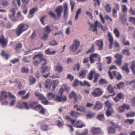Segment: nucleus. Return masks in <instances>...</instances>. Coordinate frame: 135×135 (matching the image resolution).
Returning a JSON list of instances; mask_svg holds the SVG:
<instances>
[{"instance_id":"f257e3e1","label":"nucleus","mask_w":135,"mask_h":135,"mask_svg":"<svg viewBox=\"0 0 135 135\" xmlns=\"http://www.w3.org/2000/svg\"><path fill=\"white\" fill-rule=\"evenodd\" d=\"M59 92L61 95V96H59L51 92H49L47 94V98L49 100H53L57 102L66 101L67 100L66 97L65 95H62V90L61 89H60Z\"/></svg>"},{"instance_id":"f03ea898","label":"nucleus","mask_w":135,"mask_h":135,"mask_svg":"<svg viewBox=\"0 0 135 135\" xmlns=\"http://www.w3.org/2000/svg\"><path fill=\"white\" fill-rule=\"evenodd\" d=\"M38 101H36L29 102L28 105L27 103L25 102H23L22 104L25 107V109H28L30 108H31L36 110H37V107L39 105V104H38Z\"/></svg>"},{"instance_id":"7ed1b4c3","label":"nucleus","mask_w":135,"mask_h":135,"mask_svg":"<svg viewBox=\"0 0 135 135\" xmlns=\"http://www.w3.org/2000/svg\"><path fill=\"white\" fill-rule=\"evenodd\" d=\"M93 75L94 76L93 83H95L97 81L98 78L100 76V75L99 73H96L95 71L91 70L87 76V78L89 80H91L93 79Z\"/></svg>"},{"instance_id":"20e7f679","label":"nucleus","mask_w":135,"mask_h":135,"mask_svg":"<svg viewBox=\"0 0 135 135\" xmlns=\"http://www.w3.org/2000/svg\"><path fill=\"white\" fill-rule=\"evenodd\" d=\"M28 26L26 24H21L18 26L16 30V33L17 36H19L23 32L26 31L28 28Z\"/></svg>"},{"instance_id":"39448f33","label":"nucleus","mask_w":135,"mask_h":135,"mask_svg":"<svg viewBox=\"0 0 135 135\" xmlns=\"http://www.w3.org/2000/svg\"><path fill=\"white\" fill-rule=\"evenodd\" d=\"M80 44L79 41L78 40H74V44L69 47L70 50L73 52L75 51L79 48Z\"/></svg>"},{"instance_id":"423d86ee","label":"nucleus","mask_w":135,"mask_h":135,"mask_svg":"<svg viewBox=\"0 0 135 135\" xmlns=\"http://www.w3.org/2000/svg\"><path fill=\"white\" fill-rule=\"evenodd\" d=\"M112 127H110L108 129V132L109 133L112 134H114L115 132V130L114 128L117 129L118 128H119L120 127V126H119L117 125L112 122Z\"/></svg>"},{"instance_id":"0eeeda50","label":"nucleus","mask_w":135,"mask_h":135,"mask_svg":"<svg viewBox=\"0 0 135 135\" xmlns=\"http://www.w3.org/2000/svg\"><path fill=\"white\" fill-rule=\"evenodd\" d=\"M103 93V92L100 88H96L91 92V94L94 97H98Z\"/></svg>"},{"instance_id":"6e6552de","label":"nucleus","mask_w":135,"mask_h":135,"mask_svg":"<svg viewBox=\"0 0 135 135\" xmlns=\"http://www.w3.org/2000/svg\"><path fill=\"white\" fill-rule=\"evenodd\" d=\"M17 9V7H16L11 9L10 10V12L12 13V15H9V16L11 20V21L12 22H15L17 21V18H16L15 20H13V18L15 15L16 11Z\"/></svg>"},{"instance_id":"1a4fd4ad","label":"nucleus","mask_w":135,"mask_h":135,"mask_svg":"<svg viewBox=\"0 0 135 135\" xmlns=\"http://www.w3.org/2000/svg\"><path fill=\"white\" fill-rule=\"evenodd\" d=\"M63 11V8L62 6H59L57 7L55 10V13L57 14V17L59 19L61 16V14Z\"/></svg>"},{"instance_id":"9d476101","label":"nucleus","mask_w":135,"mask_h":135,"mask_svg":"<svg viewBox=\"0 0 135 135\" xmlns=\"http://www.w3.org/2000/svg\"><path fill=\"white\" fill-rule=\"evenodd\" d=\"M130 109V106L128 104H124L118 108V110L120 113L124 112L125 109L128 110Z\"/></svg>"},{"instance_id":"9b49d317","label":"nucleus","mask_w":135,"mask_h":135,"mask_svg":"<svg viewBox=\"0 0 135 135\" xmlns=\"http://www.w3.org/2000/svg\"><path fill=\"white\" fill-rule=\"evenodd\" d=\"M1 93V95L0 96V102L2 101L4 99L7 98L8 92L5 91H2Z\"/></svg>"},{"instance_id":"f8f14e48","label":"nucleus","mask_w":135,"mask_h":135,"mask_svg":"<svg viewBox=\"0 0 135 135\" xmlns=\"http://www.w3.org/2000/svg\"><path fill=\"white\" fill-rule=\"evenodd\" d=\"M7 40L6 39L3 35H2L0 37V44H2V46L3 47H5L7 45Z\"/></svg>"},{"instance_id":"ddd939ff","label":"nucleus","mask_w":135,"mask_h":135,"mask_svg":"<svg viewBox=\"0 0 135 135\" xmlns=\"http://www.w3.org/2000/svg\"><path fill=\"white\" fill-rule=\"evenodd\" d=\"M46 64L47 62L46 61H45V62L44 63L42 66L41 67L42 70H40V72L42 74H44L46 72L49 71L51 69V68L50 67H48L47 66H44Z\"/></svg>"},{"instance_id":"4468645a","label":"nucleus","mask_w":135,"mask_h":135,"mask_svg":"<svg viewBox=\"0 0 135 135\" xmlns=\"http://www.w3.org/2000/svg\"><path fill=\"white\" fill-rule=\"evenodd\" d=\"M108 36L109 37L108 40L110 43L109 45V48L110 49H111L113 45V38L111 33L109 32H108Z\"/></svg>"},{"instance_id":"2eb2a0df","label":"nucleus","mask_w":135,"mask_h":135,"mask_svg":"<svg viewBox=\"0 0 135 135\" xmlns=\"http://www.w3.org/2000/svg\"><path fill=\"white\" fill-rule=\"evenodd\" d=\"M74 108L76 109V111H79L81 112L84 113L86 111V109L84 106H80L79 107L76 104L74 105Z\"/></svg>"},{"instance_id":"dca6fc26","label":"nucleus","mask_w":135,"mask_h":135,"mask_svg":"<svg viewBox=\"0 0 135 135\" xmlns=\"http://www.w3.org/2000/svg\"><path fill=\"white\" fill-rule=\"evenodd\" d=\"M101 130L99 128H95L93 127L91 128V131L92 134H99L101 132Z\"/></svg>"},{"instance_id":"f3484780","label":"nucleus","mask_w":135,"mask_h":135,"mask_svg":"<svg viewBox=\"0 0 135 135\" xmlns=\"http://www.w3.org/2000/svg\"><path fill=\"white\" fill-rule=\"evenodd\" d=\"M36 111L39 110V112L42 115H44L45 113L46 109L41 104H39Z\"/></svg>"},{"instance_id":"a211bd4d","label":"nucleus","mask_w":135,"mask_h":135,"mask_svg":"<svg viewBox=\"0 0 135 135\" xmlns=\"http://www.w3.org/2000/svg\"><path fill=\"white\" fill-rule=\"evenodd\" d=\"M36 111L39 110V112L42 115H44L45 113L46 109L41 104H39Z\"/></svg>"},{"instance_id":"6ab92c4d","label":"nucleus","mask_w":135,"mask_h":135,"mask_svg":"<svg viewBox=\"0 0 135 135\" xmlns=\"http://www.w3.org/2000/svg\"><path fill=\"white\" fill-rule=\"evenodd\" d=\"M96 45L98 46V49L101 50L102 49L103 45V41L102 40H97L95 42Z\"/></svg>"},{"instance_id":"aec40b11","label":"nucleus","mask_w":135,"mask_h":135,"mask_svg":"<svg viewBox=\"0 0 135 135\" xmlns=\"http://www.w3.org/2000/svg\"><path fill=\"white\" fill-rule=\"evenodd\" d=\"M64 7V18H66L68 15V5L66 3H65L63 5Z\"/></svg>"},{"instance_id":"412c9836","label":"nucleus","mask_w":135,"mask_h":135,"mask_svg":"<svg viewBox=\"0 0 135 135\" xmlns=\"http://www.w3.org/2000/svg\"><path fill=\"white\" fill-rule=\"evenodd\" d=\"M103 107V104L100 101H97L95 105L93 108V109L94 110L96 109L97 110L100 109H102Z\"/></svg>"},{"instance_id":"4be33fe9","label":"nucleus","mask_w":135,"mask_h":135,"mask_svg":"<svg viewBox=\"0 0 135 135\" xmlns=\"http://www.w3.org/2000/svg\"><path fill=\"white\" fill-rule=\"evenodd\" d=\"M115 88V86H113V88L111 84H109L107 88V90L109 93H113V94L111 95L112 96H114L115 95V93L114 91L113 90V89Z\"/></svg>"},{"instance_id":"5701e85b","label":"nucleus","mask_w":135,"mask_h":135,"mask_svg":"<svg viewBox=\"0 0 135 135\" xmlns=\"http://www.w3.org/2000/svg\"><path fill=\"white\" fill-rule=\"evenodd\" d=\"M119 6L118 4H116L115 8H113V16L115 18H116L117 17V11L119 10Z\"/></svg>"},{"instance_id":"b1692460","label":"nucleus","mask_w":135,"mask_h":135,"mask_svg":"<svg viewBox=\"0 0 135 135\" xmlns=\"http://www.w3.org/2000/svg\"><path fill=\"white\" fill-rule=\"evenodd\" d=\"M70 114L72 117L76 118L81 115L80 113L74 111H71Z\"/></svg>"},{"instance_id":"393cba45","label":"nucleus","mask_w":135,"mask_h":135,"mask_svg":"<svg viewBox=\"0 0 135 135\" xmlns=\"http://www.w3.org/2000/svg\"><path fill=\"white\" fill-rule=\"evenodd\" d=\"M98 56V54H93L90 55L89 59L90 60V62L93 64L94 62V58H97Z\"/></svg>"},{"instance_id":"a878e982","label":"nucleus","mask_w":135,"mask_h":135,"mask_svg":"<svg viewBox=\"0 0 135 135\" xmlns=\"http://www.w3.org/2000/svg\"><path fill=\"white\" fill-rule=\"evenodd\" d=\"M52 84L51 80L49 79L46 80L45 83V87L46 88L50 89L51 86Z\"/></svg>"},{"instance_id":"bb28decb","label":"nucleus","mask_w":135,"mask_h":135,"mask_svg":"<svg viewBox=\"0 0 135 135\" xmlns=\"http://www.w3.org/2000/svg\"><path fill=\"white\" fill-rule=\"evenodd\" d=\"M37 58L40 59L41 61L43 60L45 61H46L45 59H44L43 55L41 54L40 52H39L38 54L34 56L33 58V60H34L35 59Z\"/></svg>"},{"instance_id":"cd10ccee","label":"nucleus","mask_w":135,"mask_h":135,"mask_svg":"<svg viewBox=\"0 0 135 135\" xmlns=\"http://www.w3.org/2000/svg\"><path fill=\"white\" fill-rule=\"evenodd\" d=\"M87 72V71L86 70H81L78 74V76L82 78H85Z\"/></svg>"},{"instance_id":"c85d7f7f","label":"nucleus","mask_w":135,"mask_h":135,"mask_svg":"<svg viewBox=\"0 0 135 135\" xmlns=\"http://www.w3.org/2000/svg\"><path fill=\"white\" fill-rule=\"evenodd\" d=\"M114 110L113 108L107 109V110L106 111L105 113V114L107 117H109L112 115L114 113Z\"/></svg>"},{"instance_id":"c756f323","label":"nucleus","mask_w":135,"mask_h":135,"mask_svg":"<svg viewBox=\"0 0 135 135\" xmlns=\"http://www.w3.org/2000/svg\"><path fill=\"white\" fill-rule=\"evenodd\" d=\"M37 8L36 7L33 8L31 9L30 11L29 14L28 15V17L29 18H30L32 17L35 11H37Z\"/></svg>"},{"instance_id":"7c9ffc66","label":"nucleus","mask_w":135,"mask_h":135,"mask_svg":"<svg viewBox=\"0 0 135 135\" xmlns=\"http://www.w3.org/2000/svg\"><path fill=\"white\" fill-rule=\"evenodd\" d=\"M55 70L57 71L59 73H61L62 71L63 68L62 66L60 65L57 64V65L55 67Z\"/></svg>"},{"instance_id":"2f4dec72","label":"nucleus","mask_w":135,"mask_h":135,"mask_svg":"<svg viewBox=\"0 0 135 135\" xmlns=\"http://www.w3.org/2000/svg\"><path fill=\"white\" fill-rule=\"evenodd\" d=\"M131 69L133 74L135 76V61L133 60L131 63Z\"/></svg>"},{"instance_id":"473e14b6","label":"nucleus","mask_w":135,"mask_h":135,"mask_svg":"<svg viewBox=\"0 0 135 135\" xmlns=\"http://www.w3.org/2000/svg\"><path fill=\"white\" fill-rule=\"evenodd\" d=\"M96 118L100 121H103L104 120V115L103 114H97Z\"/></svg>"},{"instance_id":"72a5a7b5","label":"nucleus","mask_w":135,"mask_h":135,"mask_svg":"<svg viewBox=\"0 0 135 135\" xmlns=\"http://www.w3.org/2000/svg\"><path fill=\"white\" fill-rule=\"evenodd\" d=\"M80 121L79 120L77 121L75 124H74V125H72L74 127H76L77 128H81L85 126V125L84 124H82L81 125L79 124Z\"/></svg>"},{"instance_id":"f704fd0d","label":"nucleus","mask_w":135,"mask_h":135,"mask_svg":"<svg viewBox=\"0 0 135 135\" xmlns=\"http://www.w3.org/2000/svg\"><path fill=\"white\" fill-rule=\"evenodd\" d=\"M1 55L2 57H5L6 60L8 59L9 56V54H8L6 53L4 50H2Z\"/></svg>"},{"instance_id":"c9c22d12","label":"nucleus","mask_w":135,"mask_h":135,"mask_svg":"<svg viewBox=\"0 0 135 135\" xmlns=\"http://www.w3.org/2000/svg\"><path fill=\"white\" fill-rule=\"evenodd\" d=\"M128 64L127 63H125L122 68V70L125 71L126 73L129 72V69L128 68Z\"/></svg>"},{"instance_id":"e433bc0d","label":"nucleus","mask_w":135,"mask_h":135,"mask_svg":"<svg viewBox=\"0 0 135 135\" xmlns=\"http://www.w3.org/2000/svg\"><path fill=\"white\" fill-rule=\"evenodd\" d=\"M79 83L81 86H86L88 87H90L91 86L89 83L85 80H84L83 82L80 81Z\"/></svg>"},{"instance_id":"4c0bfd02","label":"nucleus","mask_w":135,"mask_h":135,"mask_svg":"<svg viewBox=\"0 0 135 135\" xmlns=\"http://www.w3.org/2000/svg\"><path fill=\"white\" fill-rule=\"evenodd\" d=\"M108 74L110 78L112 79L113 78L115 77L116 75V71H113L112 72V74L109 71H108Z\"/></svg>"},{"instance_id":"58836bf2","label":"nucleus","mask_w":135,"mask_h":135,"mask_svg":"<svg viewBox=\"0 0 135 135\" xmlns=\"http://www.w3.org/2000/svg\"><path fill=\"white\" fill-rule=\"evenodd\" d=\"M35 94L40 100L46 99L44 98V96L40 93L36 92L35 93Z\"/></svg>"},{"instance_id":"ea45409f","label":"nucleus","mask_w":135,"mask_h":135,"mask_svg":"<svg viewBox=\"0 0 135 135\" xmlns=\"http://www.w3.org/2000/svg\"><path fill=\"white\" fill-rule=\"evenodd\" d=\"M41 128L44 131H47L49 129V126L46 124L42 123L41 126Z\"/></svg>"},{"instance_id":"a19ab883","label":"nucleus","mask_w":135,"mask_h":135,"mask_svg":"<svg viewBox=\"0 0 135 135\" xmlns=\"http://www.w3.org/2000/svg\"><path fill=\"white\" fill-rule=\"evenodd\" d=\"M105 8L108 13H109L110 12L111 10V7H110V5L109 4H107L105 7Z\"/></svg>"},{"instance_id":"79ce46f5","label":"nucleus","mask_w":135,"mask_h":135,"mask_svg":"<svg viewBox=\"0 0 135 135\" xmlns=\"http://www.w3.org/2000/svg\"><path fill=\"white\" fill-rule=\"evenodd\" d=\"M113 33L116 37L119 38L120 36V33L118 28H115L113 31Z\"/></svg>"},{"instance_id":"37998d69","label":"nucleus","mask_w":135,"mask_h":135,"mask_svg":"<svg viewBox=\"0 0 135 135\" xmlns=\"http://www.w3.org/2000/svg\"><path fill=\"white\" fill-rule=\"evenodd\" d=\"M98 23V21H96L95 22H94L95 25L93 24H91V27H93L94 28L93 31V32L96 31L97 32V24Z\"/></svg>"},{"instance_id":"c03bdc74","label":"nucleus","mask_w":135,"mask_h":135,"mask_svg":"<svg viewBox=\"0 0 135 135\" xmlns=\"http://www.w3.org/2000/svg\"><path fill=\"white\" fill-rule=\"evenodd\" d=\"M105 106L107 107V109L112 108V104L110 103L108 100H107L105 102Z\"/></svg>"},{"instance_id":"a18cd8bd","label":"nucleus","mask_w":135,"mask_h":135,"mask_svg":"<svg viewBox=\"0 0 135 135\" xmlns=\"http://www.w3.org/2000/svg\"><path fill=\"white\" fill-rule=\"evenodd\" d=\"M45 53L48 55H54L55 54L56 52V51H54L52 52H51L50 51V49L49 48L48 49L46 50L45 51Z\"/></svg>"},{"instance_id":"49530a36","label":"nucleus","mask_w":135,"mask_h":135,"mask_svg":"<svg viewBox=\"0 0 135 135\" xmlns=\"http://www.w3.org/2000/svg\"><path fill=\"white\" fill-rule=\"evenodd\" d=\"M122 54L127 56H129L130 54V52L129 49H124L122 50Z\"/></svg>"},{"instance_id":"de8ad7c7","label":"nucleus","mask_w":135,"mask_h":135,"mask_svg":"<svg viewBox=\"0 0 135 135\" xmlns=\"http://www.w3.org/2000/svg\"><path fill=\"white\" fill-rule=\"evenodd\" d=\"M28 69L27 67H23L21 68V71L22 73H27L28 72Z\"/></svg>"},{"instance_id":"09e8293b","label":"nucleus","mask_w":135,"mask_h":135,"mask_svg":"<svg viewBox=\"0 0 135 135\" xmlns=\"http://www.w3.org/2000/svg\"><path fill=\"white\" fill-rule=\"evenodd\" d=\"M76 94L75 92L72 91L69 96V99H72L74 97H76Z\"/></svg>"},{"instance_id":"8fccbe9b","label":"nucleus","mask_w":135,"mask_h":135,"mask_svg":"<svg viewBox=\"0 0 135 135\" xmlns=\"http://www.w3.org/2000/svg\"><path fill=\"white\" fill-rule=\"evenodd\" d=\"M99 83L101 85L106 84L107 83V82L105 79L101 78L99 80Z\"/></svg>"},{"instance_id":"3c124183","label":"nucleus","mask_w":135,"mask_h":135,"mask_svg":"<svg viewBox=\"0 0 135 135\" xmlns=\"http://www.w3.org/2000/svg\"><path fill=\"white\" fill-rule=\"evenodd\" d=\"M66 119L67 120H69L71 122L72 125H74L75 121V120L74 119H72L69 116L66 115L65 116Z\"/></svg>"},{"instance_id":"603ef678","label":"nucleus","mask_w":135,"mask_h":135,"mask_svg":"<svg viewBox=\"0 0 135 135\" xmlns=\"http://www.w3.org/2000/svg\"><path fill=\"white\" fill-rule=\"evenodd\" d=\"M22 45L21 43H19L16 45L15 47L14 48L15 50H17L20 49L22 47Z\"/></svg>"},{"instance_id":"864d4df0","label":"nucleus","mask_w":135,"mask_h":135,"mask_svg":"<svg viewBox=\"0 0 135 135\" xmlns=\"http://www.w3.org/2000/svg\"><path fill=\"white\" fill-rule=\"evenodd\" d=\"M44 30L47 33L49 34L51 32V30L50 29V27L49 26H46L44 29Z\"/></svg>"},{"instance_id":"5fc2aeb1","label":"nucleus","mask_w":135,"mask_h":135,"mask_svg":"<svg viewBox=\"0 0 135 135\" xmlns=\"http://www.w3.org/2000/svg\"><path fill=\"white\" fill-rule=\"evenodd\" d=\"M70 4L71 6V11L72 12H73L75 5V3L73 1L70 0Z\"/></svg>"},{"instance_id":"6e6d98bb","label":"nucleus","mask_w":135,"mask_h":135,"mask_svg":"<svg viewBox=\"0 0 135 135\" xmlns=\"http://www.w3.org/2000/svg\"><path fill=\"white\" fill-rule=\"evenodd\" d=\"M95 114L93 112L86 115V117L88 118H91L95 115Z\"/></svg>"},{"instance_id":"4d7b16f0","label":"nucleus","mask_w":135,"mask_h":135,"mask_svg":"<svg viewBox=\"0 0 135 135\" xmlns=\"http://www.w3.org/2000/svg\"><path fill=\"white\" fill-rule=\"evenodd\" d=\"M134 119H126L125 121V122L126 123H128L129 124H132L134 121Z\"/></svg>"},{"instance_id":"13d9d810","label":"nucleus","mask_w":135,"mask_h":135,"mask_svg":"<svg viewBox=\"0 0 135 135\" xmlns=\"http://www.w3.org/2000/svg\"><path fill=\"white\" fill-rule=\"evenodd\" d=\"M9 2L7 0H3L2 1V5L4 7H6L9 4Z\"/></svg>"},{"instance_id":"bf43d9fd","label":"nucleus","mask_w":135,"mask_h":135,"mask_svg":"<svg viewBox=\"0 0 135 135\" xmlns=\"http://www.w3.org/2000/svg\"><path fill=\"white\" fill-rule=\"evenodd\" d=\"M124 84L123 82H120L119 84L117 85V88L118 89L122 88L124 86Z\"/></svg>"},{"instance_id":"052dcab7","label":"nucleus","mask_w":135,"mask_h":135,"mask_svg":"<svg viewBox=\"0 0 135 135\" xmlns=\"http://www.w3.org/2000/svg\"><path fill=\"white\" fill-rule=\"evenodd\" d=\"M94 45H93L91 48L87 51L86 53L88 54L90 52H92L94 51Z\"/></svg>"},{"instance_id":"680f3d73","label":"nucleus","mask_w":135,"mask_h":135,"mask_svg":"<svg viewBox=\"0 0 135 135\" xmlns=\"http://www.w3.org/2000/svg\"><path fill=\"white\" fill-rule=\"evenodd\" d=\"M80 64L79 63L76 64L75 65V66L74 68V71L76 70L77 71H78L80 68Z\"/></svg>"},{"instance_id":"e2e57ef3","label":"nucleus","mask_w":135,"mask_h":135,"mask_svg":"<svg viewBox=\"0 0 135 135\" xmlns=\"http://www.w3.org/2000/svg\"><path fill=\"white\" fill-rule=\"evenodd\" d=\"M36 36V32L35 30H34L31 35V36L30 37L31 39L32 40H33L35 38Z\"/></svg>"},{"instance_id":"0e129e2a","label":"nucleus","mask_w":135,"mask_h":135,"mask_svg":"<svg viewBox=\"0 0 135 135\" xmlns=\"http://www.w3.org/2000/svg\"><path fill=\"white\" fill-rule=\"evenodd\" d=\"M79 83L80 84L79 81L77 79H75L73 84V86L74 87L77 86Z\"/></svg>"},{"instance_id":"69168bd1","label":"nucleus","mask_w":135,"mask_h":135,"mask_svg":"<svg viewBox=\"0 0 135 135\" xmlns=\"http://www.w3.org/2000/svg\"><path fill=\"white\" fill-rule=\"evenodd\" d=\"M19 61V60L18 58H17L12 59L10 60V62L13 64H15Z\"/></svg>"},{"instance_id":"338daca9","label":"nucleus","mask_w":135,"mask_h":135,"mask_svg":"<svg viewBox=\"0 0 135 135\" xmlns=\"http://www.w3.org/2000/svg\"><path fill=\"white\" fill-rule=\"evenodd\" d=\"M130 85H132L133 88H135V79L131 81L128 83Z\"/></svg>"},{"instance_id":"774afa93","label":"nucleus","mask_w":135,"mask_h":135,"mask_svg":"<svg viewBox=\"0 0 135 135\" xmlns=\"http://www.w3.org/2000/svg\"><path fill=\"white\" fill-rule=\"evenodd\" d=\"M126 115L127 117H134L135 116V113L134 112H132L131 113L127 114Z\"/></svg>"}]
</instances>
